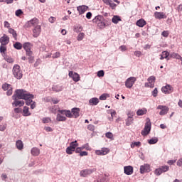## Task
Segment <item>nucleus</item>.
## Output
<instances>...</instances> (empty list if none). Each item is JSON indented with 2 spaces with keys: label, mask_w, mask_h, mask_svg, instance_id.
Here are the masks:
<instances>
[{
  "label": "nucleus",
  "mask_w": 182,
  "mask_h": 182,
  "mask_svg": "<svg viewBox=\"0 0 182 182\" xmlns=\"http://www.w3.org/2000/svg\"><path fill=\"white\" fill-rule=\"evenodd\" d=\"M2 89L4 90H7L6 92L7 96H11L12 95V85L8 83H4L2 85Z\"/></svg>",
  "instance_id": "11"
},
{
  "label": "nucleus",
  "mask_w": 182,
  "mask_h": 182,
  "mask_svg": "<svg viewBox=\"0 0 182 182\" xmlns=\"http://www.w3.org/2000/svg\"><path fill=\"white\" fill-rule=\"evenodd\" d=\"M161 35L164 38H167V36H168V31H164L161 33Z\"/></svg>",
  "instance_id": "60"
},
{
  "label": "nucleus",
  "mask_w": 182,
  "mask_h": 182,
  "mask_svg": "<svg viewBox=\"0 0 182 182\" xmlns=\"http://www.w3.org/2000/svg\"><path fill=\"white\" fill-rule=\"evenodd\" d=\"M134 116L133 114L128 113V117L126 119V126H132L133 124V122H134Z\"/></svg>",
  "instance_id": "19"
},
{
  "label": "nucleus",
  "mask_w": 182,
  "mask_h": 182,
  "mask_svg": "<svg viewBox=\"0 0 182 182\" xmlns=\"http://www.w3.org/2000/svg\"><path fill=\"white\" fill-rule=\"evenodd\" d=\"M35 59L33 58V56L31 55H28V62L29 63H33Z\"/></svg>",
  "instance_id": "56"
},
{
  "label": "nucleus",
  "mask_w": 182,
  "mask_h": 182,
  "mask_svg": "<svg viewBox=\"0 0 182 182\" xmlns=\"http://www.w3.org/2000/svg\"><path fill=\"white\" fill-rule=\"evenodd\" d=\"M52 89L53 92H62V87L59 85H53Z\"/></svg>",
  "instance_id": "37"
},
{
  "label": "nucleus",
  "mask_w": 182,
  "mask_h": 182,
  "mask_svg": "<svg viewBox=\"0 0 182 182\" xmlns=\"http://www.w3.org/2000/svg\"><path fill=\"white\" fill-rule=\"evenodd\" d=\"M6 129V124L4 125H0V132H5Z\"/></svg>",
  "instance_id": "57"
},
{
  "label": "nucleus",
  "mask_w": 182,
  "mask_h": 182,
  "mask_svg": "<svg viewBox=\"0 0 182 182\" xmlns=\"http://www.w3.org/2000/svg\"><path fill=\"white\" fill-rule=\"evenodd\" d=\"M14 48H15V49H17V50H21V49H22V43H21L20 42H16L14 44Z\"/></svg>",
  "instance_id": "35"
},
{
  "label": "nucleus",
  "mask_w": 182,
  "mask_h": 182,
  "mask_svg": "<svg viewBox=\"0 0 182 182\" xmlns=\"http://www.w3.org/2000/svg\"><path fill=\"white\" fill-rule=\"evenodd\" d=\"M71 113H73V116L74 117L75 119H77V117L80 116V108H77V107L72 108Z\"/></svg>",
  "instance_id": "21"
},
{
  "label": "nucleus",
  "mask_w": 182,
  "mask_h": 182,
  "mask_svg": "<svg viewBox=\"0 0 182 182\" xmlns=\"http://www.w3.org/2000/svg\"><path fill=\"white\" fill-rule=\"evenodd\" d=\"M66 153H67V154H73V151H75V149H74V148H72V146H68L67 148H66Z\"/></svg>",
  "instance_id": "38"
},
{
  "label": "nucleus",
  "mask_w": 182,
  "mask_h": 182,
  "mask_svg": "<svg viewBox=\"0 0 182 182\" xmlns=\"http://www.w3.org/2000/svg\"><path fill=\"white\" fill-rule=\"evenodd\" d=\"M159 141V139L157 137L152 138L149 140H148L149 144H156Z\"/></svg>",
  "instance_id": "36"
},
{
  "label": "nucleus",
  "mask_w": 182,
  "mask_h": 182,
  "mask_svg": "<svg viewBox=\"0 0 182 182\" xmlns=\"http://www.w3.org/2000/svg\"><path fill=\"white\" fill-rule=\"evenodd\" d=\"M176 9L178 10V12H181L182 11V4H179Z\"/></svg>",
  "instance_id": "64"
},
{
  "label": "nucleus",
  "mask_w": 182,
  "mask_h": 182,
  "mask_svg": "<svg viewBox=\"0 0 182 182\" xmlns=\"http://www.w3.org/2000/svg\"><path fill=\"white\" fill-rule=\"evenodd\" d=\"M141 143L140 141H136L131 144V148L134 149L135 147H140Z\"/></svg>",
  "instance_id": "40"
},
{
  "label": "nucleus",
  "mask_w": 182,
  "mask_h": 182,
  "mask_svg": "<svg viewBox=\"0 0 182 182\" xmlns=\"http://www.w3.org/2000/svg\"><path fill=\"white\" fill-rule=\"evenodd\" d=\"M58 58H60V53L56 52L52 55L53 59H58Z\"/></svg>",
  "instance_id": "49"
},
{
  "label": "nucleus",
  "mask_w": 182,
  "mask_h": 182,
  "mask_svg": "<svg viewBox=\"0 0 182 182\" xmlns=\"http://www.w3.org/2000/svg\"><path fill=\"white\" fill-rule=\"evenodd\" d=\"M58 112H60V114H65V116L66 117H68L69 119H72V117H73V115L72 114V112H70V110L59 109Z\"/></svg>",
  "instance_id": "17"
},
{
  "label": "nucleus",
  "mask_w": 182,
  "mask_h": 182,
  "mask_svg": "<svg viewBox=\"0 0 182 182\" xmlns=\"http://www.w3.org/2000/svg\"><path fill=\"white\" fill-rule=\"evenodd\" d=\"M86 18L87 19H91L92 18V12H87L86 14Z\"/></svg>",
  "instance_id": "62"
},
{
  "label": "nucleus",
  "mask_w": 182,
  "mask_h": 182,
  "mask_svg": "<svg viewBox=\"0 0 182 182\" xmlns=\"http://www.w3.org/2000/svg\"><path fill=\"white\" fill-rule=\"evenodd\" d=\"M154 17L156 19H166L167 18V15L164 14V12H159L155 11L154 12Z\"/></svg>",
  "instance_id": "16"
},
{
  "label": "nucleus",
  "mask_w": 182,
  "mask_h": 182,
  "mask_svg": "<svg viewBox=\"0 0 182 182\" xmlns=\"http://www.w3.org/2000/svg\"><path fill=\"white\" fill-rule=\"evenodd\" d=\"M150 171V165L144 164L140 166L141 174H144V173H149Z\"/></svg>",
  "instance_id": "14"
},
{
  "label": "nucleus",
  "mask_w": 182,
  "mask_h": 182,
  "mask_svg": "<svg viewBox=\"0 0 182 182\" xmlns=\"http://www.w3.org/2000/svg\"><path fill=\"white\" fill-rule=\"evenodd\" d=\"M29 26H33V38H38L39 35H41V32H42V28L40 25H38L37 18L31 19L28 22Z\"/></svg>",
  "instance_id": "2"
},
{
  "label": "nucleus",
  "mask_w": 182,
  "mask_h": 182,
  "mask_svg": "<svg viewBox=\"0 0 182 182\" xmlns=\"http://www.w3.org/2000/svg\"><path fill=\"white\" fill-rule=\"evenodd\" d=\"M16 146L18 150H22V149H23V143L21 140H18L16 142Z\"/></svg>",
  "instance_id": "32"
},
{
  "label": "nucleus",
  "mask_w": 182,
  "mask_h": 182,
  "mask_svg": "<svg viewBox=\"0 0 182 182\" xmlns=\"http://www.w3.org/2000/svg\"><path fill=\"white\" fill-rule=\"evenodd\" d=\"M171 58H173V59L180 60L181 58V55H180L178 53H173L171 54Z\"/></svg>",
  "instance_id": "44"
},
{
  "label": "nucleus",
  "mask_w": 182,
  "mask_h": 182,
  "mask_svg": "<svg viewBox=\"0 0 182 182\" xmlns=\"http://www.w3.org/2000/svg\"><path fill=\"white\" fill-rule=\"evenodd\" d=\"M106 99H107L106 94H102L101 96H100V100H106Z\"/></svg>",
  "instance_id": "59"
},
{
  "label": "nucleus",
  "mask_w": 182,
  "mask_h": 182,
  "mask_svg": "<svg viewBox=\"0 0 182 182\" xmlns=\"http://www.w3.org/2000/svg\"><path fill=\"white\" fill-rule=\"evenodd\" d=\"M96 170H97L96 168L82 170L80 172V177H87V176H90V174H93V173H95V171H96Z\"/></svg>",
  "instance_id": "5"
},
{
  "label": "nucleus",
  "mask_w": 182,
  "mask_h": 182,
  "mask_svg": "<svg viewBox=\"0 0 182 182\" xmlns=\"http://www.w3.org/2000/svg\"><path fill=\"white\" fill-rule=\"evenodd\" d=\"M97 26L98 28H100V29H105V28H106V22H105V18H102V21L98 23Z\"/></svg>",
  "instance_id": "34"
},
{
  "label": "nucleus",
  "mask_w": 182,
  "mask_h": 182,
  "mask_svg": "<svg viewBox=\"0 0 182 182\" xmlns=\"http://www.w3.org/2000/svg\"><path fill=\"white\" fill-rule=\"evenodd\" d=\"M80 156L81 157H83V156H87V151H81V152L80 153Z\"/></svg>",
  "instance_id": "61"
},
{
  "label": "nucleus",
  "mask_w": 182,
  "mask_h": 182,
  "mask_svg": "<svg viewBox=\"0 0 182 182\" xmlns=\"http://www.w3.org/2000/svg\"><path fill=\"white\" fill-rule=\"evenodd\" d=\"M160 56V60H163V59H166V60H170V53L168 51L164 50L161 53V54L159 55Z\"/></svg>",
  "instance_id": "22"
},
{
  "label": "nucleus",
  "mask_w": 182,
  "mask_h": 182,
  "mask_svg": "<svg viewBox=\"0 0 182 182\" xmlns=\"http://www.w3.org/2000/svg\"><path fill=\"white\" fill-rule=\"evenodd\" d=\"M0 43L4 46L8 45L9 43V37L4 34L3 36L0 38Z\"/></svg>",
  "instance_id": "15"
},
{
  "label": "nucleus",
  "mask_w": 182,
  "mask_h": 182,
  "mask_svg": "<svg viewBox=\"0 0 182 182\" xmlns=\"http://www.w3.org/2000/svg\"><path fill=\"white\" fill-rule=\"evenodd\" d=\"M136 80H137V79L136 78V77H129L128 79H127V80L125 82L126 87H127L128 89H132V87H133V85H134V83H136Z\"/></svg>",
  "instance_id": "7"
},
{
  "label": "nucleus",
  "mask_w": 182,
  "mask_h": 182,
  "mask_svg": "<svg viewBox=\"0 0 182 182\" xmlns=\"http://www.w3.org/2000/svg\"><path fill=\"white\" fill-rule=\"evenodd\" d=\"M12 72L16 79H22V76H23V75L22 74V70H21V66H19V65H14Z\"/></svg>",
  "instance_id": "3"
},
{
  "label": "nucleus",
  "mask_w": 182,
  "mask_h": 182,
  "mask_svg": "<svg viewBox=\"0 0 182 182\" xmlns=\"http://www.w3.org/2000/svg\"><path fill=\"white\" fill-rule=\"evenodd\" d=\"M77 146H79V144H77V141H72V142L70 144V146L71 148H73L74 150L76 149V147H77Z\"/></svg>",
  "instance_id": "39"
},
{
  "label": "nucleus",
  "mask_w": 182,
  "mask_h": 182,
  "mask_svg": "<svg viewBox=\"0 0 182 182\" xmlns=\"http://www.w3.org/2000/svg\"><path fill=\"white\" fill-rule=\"evenodd\" d=\"M81 150H85V149L86 150H89V144H86L85 145H82L81 147H80Z\"/></svg>",
  "instance_id": "54"
},
{
  "label": "nucleus",
  "mask_w": 182,
  "mask_h": 182,
  "mask_svg": "<svg viewBox=\"0 0 182 182\" xmlns=\"http://www.w3.org/2000/svg\"><path fill=\"white\" fill-rule=\"evenodd\" d=\"M16 16H21L23 12L21 9H18L16 11Z\"/></svg>",
  "instance_id": "52"
},
{
  "label": "nucleus",
  "mask_w": 182,
  "mask_h": 182,
  "mask_svg": "<svg viewBox=\"0 0 182 182\" xmlns=\"http://www.w3.org/2000/svg\"><path fill=\"white\" fill-rule=\"evenodd\" d=\"M23 48L26 50L27 56H31V55H33V52L31 50V49L32 48V44H31V43H24L23 45Z\"/></svg>",
  "instance_id": "8"
},
{
  "label": "nucleus",
  "mask_w": 182,
  "mask_h": 182,
  "mask_svg": "<svg viewBox=\"0 0 182 182\" xmlns=\"http://www.w3.org/2000/svg\"><path fill=\"white\" fill-rule=\"evenodd\" d=\"M5 52H6V47L2 44L0 46V53L3 55H5Z\"/></svg>",
  "instance_id": "42"
},
{
  "label": "nucleus",
  "mask_w": 182,
  "mask_h": 182,
  "mask_svg": "<svg viewBox=\"0 0 182 182\" xmlns=\"http://www.w3.org/2000/svg\"><path fill=\"white\" fill-rule=\"evenodd\" d=\"M151 130V122L148 121L146 122L144 129L141 131V134L142 136H147Z\"/></svg>",
  "instance_id": "6"
},
{
  "label": "nucleus",
  "mask_w": 182,
  "mask_h": 182,
  "mask_svg": "<svg viewBox=\"0 0 182 182\" xmlns=\"http://www.w3.org/2000/svg\"><path fill=\"white\" fill-rule=\"evenodd\" d=\"M170 170V167L167 166H161L159 168H156L154 171L156 176H161L163 173H167Z\"/></svg>",
  "instance_id": "4"
},
{
  "label": "nucleus",
  "mask_w": 182,
  "mask_h": 182,
  "mask_svg": "<svg viewBox=\"0 0 182 182\" xmlns=\"http://www.w3.org/2000/svg\"><path fill=\"white\" fill-rule=\"evenodd\" d=\"M161 92L165 95H170L174 92V88L170 85H166L161 87Z\"/></svg>",
  "instance_id": "9"
},
{
  "label": "nucleus",
  "mask_w": 182,
  "mask_h": 182,
  "mask_svg": "<svg viewBox=\"0 0 182 182\" xmlns=\"http://www.w3.org/2000/svg\"><path fill=\"white\" fill-rule=\"evenodd\" d=\"M31 113L29 112V107L24 106L23 109V116L25 117L31 116Z\"/></svg>",
  "instance_id": "27"
},
{
  "label": "nucleus",
  "mask_w": 182,
  "mask_h": 182,
  "mask_svg": "<svg viewBox=\"0 0 182 182\" xmlns=\"http://www.w3.org/2000/svg\"><path fill=\"white\" fill-rule=\"evenodd\" d=\"M43 123H49L50 122V117H44L43 118Z\"/></svg>",
  "instance_id": "53"
},
{
  "label": "nucleus",
  "mask_w": 182,
  "mask_h": 182,
  "mask_svg": "<svg viewBox=\"0 0 182 182\" xmlns=\"http://www.w3.org/2000/svg\"><path fill=\"white\" fill-rule=\"evenodd\" d=\"M34 97L33 95L28 92V91L23 89L16 90L15 94L12 96L13 100H26V105L27 106H31V109H32L36 107V102L32 100Z\"/></svg>",
  "instance_id": "1"
},
{
  "label": "nucleus",
  "mask_w": 182,
  "mask_h": 182,
  "mask_svg": "<svg viewBox=\"0 0 182 182\" xmlns=\"http://www.w3.org/2000/svg\"><path fill=\"white\" fill-rule=\"evenodd\" d=\"M14 112H15V113H21L22 109H21V108H15L14 109Z\"/></svg>",
  "instance_id": "63"
},
{
  "label": "nucleus",
  "mask_w": 182,
  "mask_h": 182,
  "mask_svg": "<svg viewBox=\"0 0 182 182\" xmlns=\"http://www.w3.org/2000/svg\"><path fill=\"white\" fill-rule=\"evenodd\" d=\"M124 173L127 174V176H132L133 174V166H127L124 167Z\"/></svg>",
  "instance_id": "20"
},
{
  "label": "nucleus",
  "mask_w": 182,
  "mask_h": 182,
  "mask_svg": "<svg viewBox=\"0 0 182 182\" xmlns=\"http://www.w3.org/2000/svg\"><path fill=\"white\" fill-rule=\"evenodd\" d=\"M9 33L12 35L13 38H14L15 41H16V38H18V33H16V31H15L14 28H9Z\"/></svg>",
  "instance_id": "29"
},
{
  "label": "nucleus",
  "mask_w": 182,
  "mask_h": 182,
  "mask_svg": "<svg viewBox=\"0 0 182 182\" xmlns=\"http://www.w3.org/2000/svg\"><path fill=\"white\" fill-rule=\"evenodd\" d=\"M122 21V18L119 16H113L112 18V23H114L115 25H117L119 22Z\"/></svg>",
  "instance_id": "28"
},
{
  "label": "nucleus",
  "mask_w": 182,
  "mask_h": 182,
  "mask_svg": "<svg viewBox=\"0 0 182 182\" xmlns=\"http://www.w3.org/2000/svg\"><path fill=\"white\" fill-rule=\"evenodd\" d=\"M156 77L151 76L148 78V82L145 83V87H154Z\"/></svg>",
  "instance_id": "12"
},
{
  "label": "nucleus",
  "mask_w": 182,
  "mask_h": 182,
  "mask_svg": "<svg viewBox=\"0 0 182 182\" xmlns=\"http://www.w3.org/2000/svg\"><path fill=\"white\" fill-rule=\"evenodd\" d=\"M151 95L153 97H157V95H159V90L157 87L154 88V90L151 92Z\"/></svg>",
  "instance_id": "45"
},
{
  "label": "nucleus",
  "mask_w": 182,
  "mask_h": 182,
  "mask_svg": "<svg viewBox=\"0 0 182 182\" xmlns=\"http://www.w3.org/2000/svg\"><path fill=\"white\" fill-rule=\"evenodd\" d=\"M4 59L6 62H8L9 63H14V58H11L10 56H5Z\"/></svg>",
  "instance_id": "41"
},
{
  "label": "nucleus",
  "mask_w": 182,
  "mask_h": 182,
  "mask_svg": "<svg viewBox=\"0 0 182 182\" xmlns=\"http://www.w3.org/2000/svg\"><path fill=\"white\" fill-rule=\"evenodd\" d=\"M87 9H89V6L86 5H82L77 7V11L79 12V15H83Z\"/></svg>",
  "instance_id": "18"
},
{
  "label": "nucleus",
  "mask_w": 182,
  "mask_h": 182,
  "mask_svg": "<svg viewBox=\"0 0 182 182\" xmlns=\"http://www.w3.org/2000/svg\"><path fill=\"white\" fill-rule=\"evenodd\" d=\"M97 75L98 77H103V76H105V71L103 70H99Z\"/></svg>",
  "instance_id": "48"
},
{
  "label": "nucleus",
  "mask_w": 182,
  "mask_h": 182,
  "mask_svg": "<svg viewBox=\"0 0 182 182\" xmlns=\"http://www.w3.org/2000/svg\"><path fill=\"white\" fill-rule=\"evenodd\" d=\"M14 100V102H13L12 105L15 107H18V106H19L20 107H22V106H23V105H25V102H23V101H20L18 100Z\"/></svg>",
  "instance_id": "24"
},
{
  "label": "nucleus",
  "mask_w": 182,
  "mask_h": 182,
  "mask_svg": "<svg viewBox=\"0 0 182 182\" xmlns=\"http://www.w3.org/2000/svg\"><path fill=\"white\" fill-rule=\"evenodd\" d=\"M32 156H39L41 154V150L37 147H33L31 150Z\"/></svg>",
  "instance_id": "26"
},
{
  "label": "nucleus",
  "mask_w": 182,
  "mask_h": 182,
  "mask_svg": "<svg viewBox=\"0 0 182 182\" xmlns=\"http://www.w3.org/2000/svg\"><path fill=\"white\" fill-rule=\"evenodd\" d=\"M105 137H107V139H111V140H113V134L112 132H107L105 134Z\"/></svg>",
  "instance_id": "47"
},
{
  "label": "nucleus",
  "mask_w": 182,
  "mask_h": 182,
  "mask_svg": "<svg viewBox=\"0 0 182 182\" xmlns=\"http://www.w3.org/2000/svg\"><path fill=\"white\" fill-rule=\"evenodd\" d=\"M68 76L74 80V82H79L80 80V77L77 73H75L73 71H70L68 73Z\"/></svg>",
  "instance_id": "13"
},
{
  "label": "nucleus",
  "mask_w": 182,
  "mask_h": 182,
  "mask_svg": "<svg viewBox=\"0 0 182 182\" xmlns=\"http://www.w3.org/2000/svg\"><path fill=\"white\" fill-rule=\"evenodd\" d=\"M57 122H66V117L62 115V114H57L56 117Z\"/></svg>",
  "instance_id": "30"
},
{
  "label": "nucleus",
  "mask_w": 182,
  "mask_h": 182,
  "mask_svg": "<svg viewBox=\"0 0 182 182\" xmlns=\"http://www.w3.org/2000/svg\"><path fill=\"white\" fill-rule=\"evenodd\" d=\"M147 113V109H138L136 111V114L137 116H143Z\"/></svg>",
  "instance_id": "33"
},
{
  "label": "nucleus",
  "mask_w": 182,
  "mask_h": 182,
  "mask_svg": "<svg viewBox=\"0 0 182 182\" xmlns=\"http://www.w3.org/2000/svg\"><path fill=\"white\" fill-rule=\"evenodd\" d=\"M119 50L121 52H126V50H127V48L126 47V46L122 45L119 47Z\"/></svg>",
  "instance_id": "51"
},
{
  "label": "nucleus",
  "mask_w": 182,
  "mask_h": 182,
  "mask_svg": "<svg viewBox=\"0 0 182 182\" xmlns=\"http://www.w3.org/2000/svg\"><path fill=\"white\" fill-rule=\"evenodd\" d=\"M108 5H109V6H110V8L112 9H115L116 6H117V4L113 3V1L112 0H111V2Z\"/></svg>",
  "instance_id": "50"
},
{
  "label": "nucleus",
  "mask_w": 182,
  "mask_h": 182,
  "mask_svg": "<svg viewBox=\"0 0 182 182\" xmlns=\"http://www.w3.org/2000/svg\"><path fill=\"white\" fill-rule=\"evenodd\" d=\"M49 22L50 23H54L55 21H56V18L53 17V16H50L48 19Z\"/></svg>",
  "instance_id": "58"
},
{
  "label": "nucleus",
  "mask_w": 182,
  "mask_h": 182,
  "mask_svg": "<svg viewBox=\"0 0 182 182\" xmlns=\"http://www.w3.org/2000/svg\"><path fill=\"white\" fill-rule=\"evenodd\" d=\"M83 38H85V33H80L77 37V41H83Z\"/></svg>",
  "instance_id": "43"
},
{
  "label": "nucleus",
  "mask_w": 182,
  "mask_h": 182,
  "mask_svg": "<svg viewBox=\"0 0 182 182\" xmlns=\"http://www.w3.org/2000/svg\"><path fill=\"white\" fill-rule=\"evenodd\" d=\"M157 109L159 110H161V112H159L160 116H166V114H167L168 113V111L170 110V109L167 106L164 105H159L157 107Z\"/></svg>",
  "instance_id": "10"
},
{
  "label": "nucleus",
  "mask_w": 182,
  "mask_h": 182,
  "mask_svg": "<svg viewBox=\"0 0 182 182\" xmlns=\"http://www.w3.org/2000/svg\"><path fill=\"white\" fill-rule=\"evenodd\" d=\"M101 151L102 153V156H106V154L109 153V150L107 148H102Z\"/></svg>",
  "instance_id": "46"
},
{
  "label": "nucleus",
  "mask_w": 182,
  "mask_h": 182,
  "mask_svg": "<svg viewBox=\"0 0 182 182\" xmlns=\"http://www.w3.org/2000/svg\"><path fill=\"white\" fill-rule=\"evenodd\" d=\"M105 17H103L102 16H95V18L92 20V22L94 23H97V25L98 26L99 23H100V22H103V18Z\"/></svg>",
  "instance_id": "23"
},
{
  "label": "nucleus",
  "mask_w": 182,
  "mask_h": 182,
  "mask_svg": "<svg viewBox=\"0 0 182 182\" xmlns=\"http://www.w3.org/2000/svg\"><path fill=\"white\" fill-rule=\"evenodd\" d=\"M146 25V21L144 19H139L136 21V26H139V28H143Z\"/></svg>",
  "instance_id": "31"
},
{
  "label": "nucleus",
  "mask_w": 182,
  "mask_h": 182,
  "mask_svg": "<svg viewBox=\"0 0 182 182\" xmlns=\"http://www.w3.org/2000/svg\"><path fill=\"white\" fill-rule=\"evenodd\" d=\"M89 103L91 106H97L99 103V99L97 97L91 98L89 100Z\"/></svg>",
  "instance_id": "25"
},
{
  "label": "nucleus",
  "mask_w": 182,
  "mask_h": 182,
  "mask_svg": "<svg viewBox=\"0 0 182 182\" xmlns=\"http://www.w3.org/2000/svg\"><path fill=\"white\" fill-rule=\"evenodd\" d=\"M46 45H44V44H42L41 46V47H40V50L41 51V52H45V50H46Z\"/></svg>",
  "instance_id": "55"
}]
</instances>
